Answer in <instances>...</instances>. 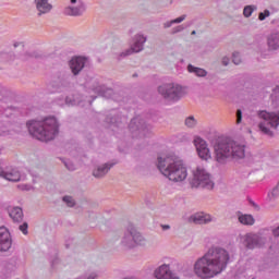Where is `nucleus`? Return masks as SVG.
<instances>
[{
    "label": "nucleus",
    "instance_id": "1",
    "mask_svg": "<svg viewBox=\"0 0 279 279\" xmlns=\"http://www.w3.org/2000/svg\"><path fill=\"white\" fill-rule=\"evenodd\" d=\"M230 254L222 247H211L194 264V274L202 279L215 278L228 267Z\"/></svg>",
    "mask_w": 279,
    "mask_h": 279
},
{
    "label": "nucleus",
    "instance_id": "2",
    "mask_svg": "<svg viewBox=\"0 0 279 279\" xmlns=\"http://www.w3.org/2000/svg\"><path fill=\"white\" fill-rule=\"evenodd\" d=\"M246 148L244 143L230 137H218L214 144L215 158L220 165L228 160H243L247 154Z\"/></svg>",
    "mask_w": 279,
    "mask_h": 279
},
{
    "label": "nucleus",
    "instance_id": "3",
    "mask_svg": "<svg viewBox=\"0 0 279 279\" xmlns=\"http://www.w3.org/2000/svg\"><path fill=\"white\" fill-rule=\"evenodd\" d=\"M157 169L171 182H184L189 175L184 161L175 155L157 157Z\"/></svg>",
    "mask_w": 279,
    "mask_h": 279
},
{
    "label": "nucleus",
    "instance_id": "4",
    "mask_svg": "<svg viewBox=\"0 0 279 279\" xmlns=\"http://www.w3.org/2000/svg\"><path fill=\"white\" fill-rule=\"evenodd\" d=\"M26 126L31 136L44 143L53 141L57 134H60V124L56 117H49L43 121L31 120L26 123Z\"/></svg>",
    "mask_w": 279,
    "mask_h": 279
},
{
    "label": "nucleus",
    "instance_id": "5",
    "mask_svg": "<svg viewBox=\"0 0 279 279\" xmlns=\"http://www.w3.org/2000/svg\"><path fill=\"white\" fill-rule=\"evenodd\" d=\"M258 117L262 119L258 128L263 134L266 136H276L279 134L278 126H279V111H258Z\"/></svg>",
    "mask_w": 279,
    "mask_h": 279
},
{
    "label": "nucleus",
    "instance_id": "6",
    "mask_svg": "<svg viewBox=\"0 0 279 279\" xmlns=\"http://www.w3.org/2000/svg\"><path fill=\"white\" fill-rule=\"evenodd\" d=\"M145 236L136 230L134 225L128 223L120 241L121 247L124 250H134L136 245H145Z\"/></svg>",
    "mask_w": 279,
    "mask_h": 279
},
{
    "label": "nucleus",
    "instance_id": "7",
    "mask_svg": "<svg viewBox=\"0 0 279 279\" xmlns=\"http://www.w3.org/2000/svg\"><path fill=\"white\" fill-rule=\"evenodd\" d=\"M158 93L167 101H180L184 97V87L175 83L163 84L158 87Z\"/></svg>",
    "mask_w": 279,
    "mask_h": 279
},
{
    "label": "nucleus",
    "instance_id": "8",
    "mask_svg": "<svg viewBox=\"0 0 279 279\" xmlns=\"http://www.w3.org/2000/svg\"><path fill=\"white\" fill-rule=\"evenodd\" d=\"M191 186L193 189H207L208 191H213V189H215V182L210 180V173L204 168H197L196 171H194Z\"/></svg>",
    "mask_w": 279,
    "mask_h": 279
},
{
    "label": "nucleus",
    "instance_id": "9",
    "mask_svg": "<svg viewBox=\"0 0 279 279\" xmlns=\"http://www.w3.org/2000/svg\"><path fill=\"white\" fill-rule=\"evenodd\" d=\"M129 130L133 136L138 138H145L151 134V125L147 124L141 117H135L131 120Z\"/></svg>",
    "mask_w": 279,
    "mask_h": 279
},
{
    "label": "nucleus",
    "instance_id": "10",
    "mask_svg": "<svg viewBox=\"0 0 279 279\" xmlns=\"http://www.w3.org/2000/svg\"><path fill=\"white\" fill-rule=\"evenodd\" d=\"M85 88L87 90H93V93L100 97H110L112 95V88H108L106 85L100 84L97 78L86 81Z\"/></svg>",
    "mask_w": 279,
    "mask_h": 279
},
{
    "label": "nucleus",
    "instance_id": "11",
    "mask_svg": "<svg viewBox=\"0 0 279 279\" xmlns=\"http://www.w3.org/2000/svg\"><path fill=\"white\" fill-rule=\"evenodd\" d=\"M114 165H119V161H108L106 163L96 166V168L93 170L92 174L97 180H101V179L106 178V175H108V173L110 172V169H112V167H114Z\"/></svg>",
    "mask_w": 279,
    "mask_h": 279
},
{
    "label": "nucleus",
    "instance_id": "12",
    "mask_svg": "<svg viewBox=\"0 0 279 279\" xmlns=\"http://www.w3.org/2000/svg\"><path fill=\"white\" fill-rule=\"evenodd\" d=\"M155 278L157 279H180L177 272L171 271L169 265L163 264L155 270Z\"/></svg>",
    "mask_w": 279,
    "mask_h": 279
},
{
    "label": "nucleus",
    "instance_id": "13",
    "mask_svg": "<svg viewBox=\"0 0 279 279\" xmlns=\"http://www.w3.org/2000/svg\"><path fill=\"white\" fill-rule=\"evenodd\" d=\"M12 247V236L5 227H0V252H8Z\"/></svg>",
    "mask_w": 279,
    "mask_h": 279
},
{
    "label": "nucleus",
    "instance_id": "14",
    "mask_svg": "<svg viewBox=\"0 0 279 279\" xmlns=\"http://www.w3.org/2000/svg\"><path fill=\"white\" fill-rule=\"evenodd\" d=\"M194 145L202 160H208V158H210V150L208 149V145L206 144V141L202 140L201 137H196L194 140Z\"/></svg>",
    "mask_w": 279,
    "mask_h": 279
},
{
    "label": "nucleus",
    "instance_id": "15",
    "mask_svg": "<svg viewBox=\"0 0 279 279\" xmlns=\"http://www.w3.org/2000/svg\"><path fill=\"white\" fill-rule=\"evenodd\" d=\"M69 66L73 73V75H77L82 73L84 66H86V58L84 57H74L70 60Z\"/></svg>",
    "mask_w": 279,
    "mask_h": 279
},
{
    "label": "nucleus",
    "instance_id": "16",
    "mask_svg": "<svg viewBox=\"0 0 279 279\" xmlns=\"http://www.w3.org/2000/svg\"><path fill=\"white\" fill-rule=\"evenodd\" d=\"M189 221L190 223H195V226H204L206 223H210V221H213V218L208 214L196 213L190 216Z\"/></svg>",
    "mask_w": 279,
    "mask_h": 279
},
{
    "label": "nucleus",
    "instance_id": "17",
    "mask_svg": "<svg viewBox=\"0 0 279 279\" xmlns=\"http://www.w3.org/2000/svg\"><path fill=\"white\" fill-rule=\"evenodd\" d=\"M244 245L247 250H254L260 247V236L258 234L248 233L245 235Z\"/></svg>",
    "mask_w": 279,
    "mask_h": 279
},
{
    "label": "nucleus",
    "instance_id": "18",
    "mask_svg": "<svg viewBox=\"0 0 279 279\" xmlns=\"http://www.w3.org/2000/svg\"><path fill=\"white\" fill-rule=\"evenodd\" d=\"M86 12V7L84 2H78L76 7H66L64 9V14L66 16H82Z\"/></svg>",
    "mask_w": 279,
    "mask_h": 279
},
{
    "label": "nucleus",
    "instance_id": "19",
    "mask_svg": "<svg viewBox=\"0 0 279 279\" xmlns=\"http://www.w3.org/2000/svg\"><path fill=\"white\" fill-rule=\"evenodd\" d=\"M35 4L38 16H43V14H49L53 8V5L49 3V0H35Z\"/></svg>",
    "mask_w": 279,
    "mask_h": 279
},
{
    "label": "nucleus",
    "instance_id": "20",
    "mask_svg": "<svg viewBox=\"0 0 279 279\" xmlns=\"http://www.w3.org/2000/svg\"><path fill=\"white\" fill-rule=\"evenodd\" d=\"M147 43V37L143 35H136L134 37L133 46L130 48L133 53H141L144 49V45Z\"/></svg>",
    "mask_w": 279,
    "mask_h": 279
},
{
    "label": "nucleus",
    "instance_id": "21",
    "mask_svg": "<svg viewBox=\"0 0 279 279\" xmlns=\"http://www.w3.org/2000/svg\"><path fill=\"white\" fill-rule=\"evenodd\" d=\"M0 178H4V180H8L9 182H21V172L16 169L7 172L3 171V173L0 174Z\"/></svg>",
    "mask_w": 279,
    "mask_h": 279
},
{
    "label": "nucleus",
    "instance_id": "22",
    "mask_svg": "<svg viewBox=\"0 0 279 279\" xmlns=\"http://www.w3.org/2000/svg\"><path fill=\"white\" fill-rule=\"evenodd\" d=\"M268 49L276 51L279 49V33H274L268 37Z\"/></svg>",
    "mask_w": 279,
    "mask_h": 279
},
{
    "label": "nucleus",
    "instance_id": "23",
    "mask_svg": "<svg viewBox=\"0 0 279 279\" xmlns=\"http://www.w3.org/2000/svg\"><path fill=\"white\" fill-rule=\"evenodd\" d=\"M9 216L16 223H21V221H23V209L21 207H13L9 211Z\"/></svg>",
    "mask_w": 279,
    "mask_h": 279
},
{
    "label": "nucleus",
    "instance_id": "24",
    "mask_svg": "<svg viewBox=\"0 0 279 279\" xmlns=\"http://www.w3.org/2000/svg\"><path fill=\"white\" fill-rule=\"evenodd\" d=\"M58 88H71V77L66 74H61L57 82Z\"/></svg>",
    "mask_w": 279,
    "mask_h": 279
},
{
    "label": "nucleus",
    "instance_id": "25",
    "mask_svg": "<svg viewBox=\"0 0 279 279\" xmlns=\"http://www.w3.org/2000/svg\"><path fill=\"white\" fill-rule=\"evenodd\" d=\"M187 71H189V73H194V75H196V77H206V75H208V71H206L205 69H202V68H197L193 64L187 65Z\"/></svg>",
    "mask_w": 279,
    "mask_h": 279
},
{
    "label": "nucleus",
    "instance_id": "26",
    "mask_svg": "<svg viewBox=\"0 0 279 279\" xmlns=\"http://www.w3.org/2000/svg\"><path fill=\"white\" fill-rule=\"evenodd\" d=\"M238 219L240 223H242V226H254L256 221L253 215H247V214L240 215Z\"/></svg>",
    "mask_w": 279,
    "mask_h": 279
},
{
    "label": "nucleus",
    "instance_id": "27",
    "mask_svg": "<svg viewBox=\"0 0 279 279\" xmlns=\"http://www.w3.org/2000/svg\"><path fill=\"white\" fill-rule=\"evenodd\" d=\"M14 60V52L12 51H0V62H12Z\"/></svg>",
    "mask_w": 279,
    "mask_h": 279
},
{
    "label": "nucleus",
    "instance_id": "28",
    "mask_svg": "<svg viewBox=\"0 0 279 279\" xmlns=\"http://www.w3.org/2000/svg\"><path fill=\"white\" fill-rule=\"evenodd\" d=\"M31 58H35L36 60L43 59V53L39 51H33V52H25L22 56V60H29Z\"/></svg>",
    "mask_w": 279,
    "mask_h": 279
},
{
    "label": "nucleus",
    "instance_id": "29",
    "mask_svg": "<svg viewBox=\"0 0 279 279\" xmlns=\"http://www.w3.org/2000/svg\"><path fill=\"white\" fill-rule=\"evenodd\" d=\"M186 20V15H181L180 17H177L174 20H171L169 22L163 23V27L165 29H169V27H171V25H175V23H182V21Z\"/></svg>",
    "mask_w": 279,
    "mask_h": 279
},
{
    "label": "nucleus",
    "instance_id": "30",
    "mask_svg": "<svg viewBox=\"0 0 279 279\" xmlns=\"http://www.w3.org/2000/svg\"><path fill=\"white\" fill-rule=\"evenodd\" d=\"M132 53H134V52H132V49L129 48L120 53H116L113 58L118 62H121V60H123L124 58H128V56H132Z\"/></svg>",
    "mask_w": 279,
    "mask_h": 279
},
{
    "label": "nucleus",
    "instance_id": "31",
    "mask_svg": "<svg viewBox=\"0 0 279 279\" xmlns=\"http://www.w3.org/2000/svg\"><path fill=\"white\" fill-rule=\"evenodd\" d=\"M255 10H257V8L254 4L244 7L243 14L245 19H250V16L254 14Z\"/></svg>",
    "mask_w": 279,
    "mask_h": 279
},
{
    "label": "nucleus",
    "instance_id": "32",
    "mask_svg": "<svg viewBox=\"0 0 279 279\" xmlns=\"http://www.w3.org/2000/svg\"><path fill=\"white\" fill-rule=\"evenodd\" d=\"M184 125L193 130V128L197 125V120L195 119V117L189 116L187 118H185Z\"/></svg>",
    "mask_w": 279,
    "mask_h": 279
},
{
    "label": "nucleus",
    "instance_id": "33",
    "mask_svg": "<svg viewBox=\"0 0 279 279\" xmlns=\"http://www.w3.org/2000/svg\"><path fill=\"white\" fill-rule=\"evenodd\" d=\"M62 202H64V204H66V206L69 208H74L75 206V199L73 198V196H63L62 197Z\"/></svg>",
    "mask_w": 279,
    "mask_h": 279
},
{
    "label": "nucleus",
    "instance_id": "34",
    "mask_svg": "<svg viewBox=\"0 0 279 279\" xmlns=\"http://www.w3.org/2000/svg\"><path fill=\"white\" fill-rule=\"evenodd\" d=\"M271 16V12L269 10H264V12H259L258 21H265V19H269Z\"/></svg>",
    "mask_w": 279,
    "mask_h": 279
},
{
    "label": "nucleus",
    "instance_id": "35",
    "mask_svg": "<svg viewBox=\"0 0 279 279\" xmlns=\"http://www.w3.org/2000/svg\"><path fill=\"white\" fill-rule=\"evenodd\" d=\"M232 62H233V64L239 65L241 63V53L233 52V54H232Z\"/></svg>",
    "mask_w": 279,
    "mask_h": 279
},
{
    "label": "nucleus",
    "instance_id": "36",
    "mask_svg": "<svg viewBox=\"0 0 279 279\" xmlns=\"http://www.w3.org/2000/svg\"><path fill=\"white\" fill-rule=\"evenodd\" d=\"M105 121H106V123H117L118 122L117 117L114 114L107 116Z\"/></svg>",
    "mask_w": 279,
    "mask_h": 279
},
{
    "label": "nucleus",
    "instance_id": "37",
    "mask_svg": "<svg viewBox=\"0 0 279 279\" xmlns=\"http://www.w3.org/2000/svg\"><path fill=\"white\" fill-rule=\"evenodd\" d=\"M180 32H184L183 25H179V26H175L174 28H172L171 34H180Z\"/></svg>",
    "mask_w": 279,
    "mask_h": 279
},
{
    "label": "nucleus",
    "instance_id": "38",
    "mask_svg": "<svg viewBox=\"0 0 279 279\" xmlns=\"http://www.w3.org/2000/svg\"><path fill=\"white\" fill-rule=\"evenodd\" d=\"M27 228H29V226L27 225V222H24L23 225H21L19 227V230H21V232H23V234H27L28 233Z\"/></svg>",
    "mask_w": 279,
    "mask_h": 279
},
{
    "label": "nucleus",
    "instance_id": "39",
    "mask_svg": "<svg viewBox=\"0 0 279 279\" xmlns=\"http://www.w3.org/2000/svg\"><path fill=\"white\" fill-rule=\"evenodd\" d=\"M241 121H243V111H241V109L236 110V123H241Z\"/></svg>",
    "mask_w": 279,
    "mask_h": 279
},
{
    "label": "nucleus",
    "instance_id": "40",
    "mask_svg": "<svg viewBox=\"0 0 279 279\" xmlns=\"http://www.w3.org/2000/svg\"><path fill=\"white\" fill-rule=\"evenodd\" d=\"M272 95H275L276 99H279V85H277V86L272 89Z\"/></svg>",
    "mask_w": 279,
    "mask_h": 279
},
{
    "label": "nucleus",
    "instance_id": "41",
    "mask_svg": "<svg viewBox=\"0 0 279 279\" xmlns=\"http://www.w3.org/2000/svg\"><path fill=\"white\" fill-rule=\"evenodd\" d=\"M66 169H69V171H75V166H73L71 162H64Z\"/></svg>",
    "mask_w": 279,
    "mask_h": 279
},
{
    "label": "nucleus",
    "instance_id": "42",
    "mask_svg": "<svg viewBox=\"0 0 279 279\" xmlns=\"http://www.w3.org/2000/svg\"><path fill=\"white\" fill-rule=\"evenodd\" d=\"M230 64V59L228 57L222 58V65L228 66Z\"/></svg>",
    "mask_w": 279,
    "mask_h": 279
},
{
    "label": "nucleus",
    "instance_id": "43",
    "mask_svg": "<svg viewBox=\"0 0 279 279\" xmlns=\"http://www.w3.org/2000/svg\"><path fill=\"white\" fill-rule=\"evenodd\" d=\"M59 263H60V258L54 257V258L51 260V267H56V265H58Z\"/></svg>",
    "mask_w": 279,
    "mask_h": 279
},
{
    "label": "nucleus",
    "instance_id": "44",
    "mask_svg": "<svg viewBox=\"0 0 279 279\" xmlns=\"http://www.w3.org/2000/svg\"><path fill=\"white\" fill-rule=\"evenodd\" d=\"M272 235L274 236H279V226L272 230Z\"/></svg>",
    "mask_w": 279,
    "mask_h": 279
},
{
    "label": "nucleus",
    "instance_id": "45",
    "mask_svg": "<svg viewBox=\"0 0 279 279\" xmlns=\"http://www.w3.org/2000/svg\"><path fill=\"white\" fill-rule=\"evenodd\" d=\"M65 104H68V106H73V101L69 97H65Z\"/></svg>",
    "mask_w": 279,
    "mask_h": 279
},
{
    "label": "nucleus",
    "instance_id": "46",
    "mask_svg": "<svg viewBox=\"0 0 279 279\" xmlns=\"http://www.w3.org/2000/svg\"><path fill=\"white\" fill-rule=\"evenodd\" d=\"M161 228H162V230H170V229H171V226H169V225H162Z\"/></svg>",
    "mask_w": 279,
    "mask_h": 279
},
{
    "label": "nucleus",
    "instance_id": "47",
    "mask_svg": "<svg viewBox=\"0 0 279 279\" xmlns=\"http://www.w3.org/2000/svg\"><path fill=\"white\" fill-rule=\"evenodd\" d=\"M195 34H197V32L192 31L191 35H192V36H195Z\"/></svg>",
    "mask_w": 279,
    "mask_h": 279
},
{
    "label": "nucleus",
    "instance_id": "48",
    "mask_svg": "<svg viewBox=\"0 0 279 279\" xmlns=\"http://www.w3.org/2000/svg\"><path fill=\"white\" fill-rule=\"evenodd\" d=\"M71 3H77V0H70Z\"/></svg>",
    "mask_w": 279,
    "mask_h": 279
},
{
    "label": "nucleus",
    "instance_id": "49",
    "mask_svg": "<svg viewBox=\"0 0 279 279\" xmlns=\"http://www.w3.org/2000/svg\"><path fill=\"white\" fill-rule=\"evenodd\" d=\"M0 175H3V169L0 168Z\"/></svg>",
    "mask_w": 279,
    "mask_h": 279
},
{
    "label": "nucleus",
    "instance_id": "50",
    "mask_svg": "<svg viewBox=\"0 0 279 279\" xmlns=\"http://www.w3.org/2000/svg\"><path fill=\"white\" fill-rule=\"evenodd\" d=\"M133 77H138V74H133Z\"/></svg>",
    "mask_w": 279,
    "mask_h": 279
},
{
    "label": "nucleus",
    "instance_id": "51",
    "mask_svg": "<svg viewBox=\"0 0 279 279\" xmlns=\"http://www.w3.org/2000/svg\"><path fill=\"white\" fill-rule=\"evenodd\" d=\"M14 47H19V44H14Z\"/></svg>",
    "mask_w": 279,
    "mask_h": 279
}]
</instances>
